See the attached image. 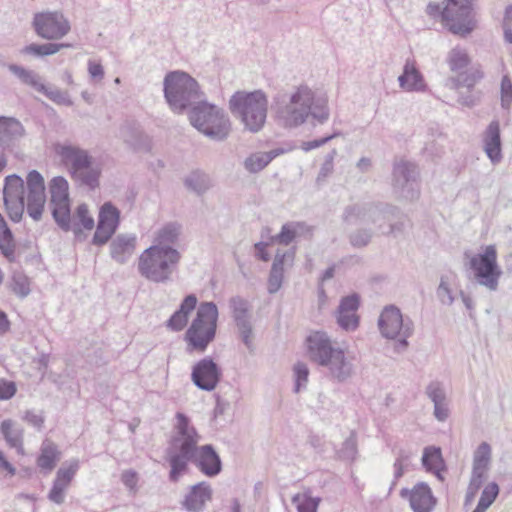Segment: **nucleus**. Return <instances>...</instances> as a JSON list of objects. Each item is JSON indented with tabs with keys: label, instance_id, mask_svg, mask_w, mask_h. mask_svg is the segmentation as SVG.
Here are the masks:
<instances>
[{
	"label": "nucleus",
	"instance_id": "obj_1",
	"mask_svg": "<svg viewBox=\"0 0 512 512\" xmlns=\"http://www.w3.org/2000/svg\"><path fill=\"white\" fill-rule=\"evenodd\" d=\"M176 419V433L172 436L166 450L171 468L170 481L178 482L188 470L189 462H192L207 477L213 478L219 475L222 471V460L213 445L197 446L200 436L190 425L189 418L184 413L177 412Z\"/></svg>",
	"mask_w": 512,
	"mask_h": 512
},
{
	"label": "nucleus",
	"instance_id": "obj_2",
	"mask_svg": "<svg viewBox=\"0 0 512 512\" xmlns=\"http://www.w3.org/2000/svg\"><path fill=\"white\" fill-rule=\"evenodd\" d=\"M275 112L277 120L286 128L302 125L309 115L320 124L330 116L327 97L316 95L307 85L297 87L288 101L277 99Z\"/></svg>",
	"mask_w": 512,
	"mask_h": 512
},
{
	"label": "nucleus",
	"instance_id": "obj_3",
	"mask_svg": "<svg viewBox=\"0 0 512 512\" xmlns=\"http://www.w3.org/2000/svg\"><path fill=\"white\" fill-rule=\"evenodd\" d=\"M309 359L328 368L331 376L339 382L347 380L353 373V364L345 352L336 346L327 333L315 331L306 338Z\"/></svg>",
	"mask_w": 512,
	"mask_h": 512
},
{
	"label": "nucleus",
	"instance_id": "obj_4",
	"mask_svg": "<svg viewBox=\"0 0 512 512\" xmlns=\"http://www.w3.org/2000/svg\"><path fill=\"white\" fill-rule=\"evenodd\" d=\"M229 110L244 128L257 133L265 125L268 112V98L262 90L236 91L229 99Z\"/></svg>",
	"mask_w": 512,
	"mask_h": 512
},
{
	"label": "nucleus",
	"instance_id": "obj_5",
	"mask_svg": "<svg viewBox=\"0 0 512 512\" xmlns=\"http://www.w3.org/2000/svg\"><path fill=\"white\" fill-rule=\"evenodd\" d=\"M163 93L169 108L177 114L197 105L204 96L196 79L181 70L170 71L165 75Z\"/></svg>",
	"mask_w": 512,
	"mask_h": 512
},
{
	"label": "nucleus",
	"instance_id": "obj_6",
	"mask_svg": "<svg viewBox=\"0 0 512 512\" xmlns=\"http://www.w3.org/2000/svg\"><path fill=\"white\" fill-rule=\"evenodd\" d=\"M191 125L211 140L222 142L232 130L231 120L225 110L201 100L189 112Z\"/></svg>",
	"mask_w": 512,
	"mask_h": 512
},
{
	"label": "nucleus",
	"instance_id": "obj_7",
	"mask_svg": "<svg viewBox=\"0 0 512 512\" xmlns=\"http://www.w3.org/2000/svg\"><path fill=\"white\" fill-rule=\"evenodd\" d=\"M181 259L175 248L150 246L140 256L138 270L146 279L156 283H166L172 279Z\"/></svg>",
	"mask_w": 512,
	"mask_h": 512
},
{
	"label": "nucleus",
	"instance_id": "obj_8",
	"mask_svg": "<svg viewBox=\"0 0 512 512\" xmlns=\"http://www.w3.org/2000/svg\"><path fill=\"white\" fill-rule=\"evenodd\" d=\"M55 151L74 181L90 190L98 187L100 170L92 165L93 158L88 151L70 144H57Z\"/></svg>",
	"mask_w": 512,
	"mask_h": 512
},
{
	"label": "nucleus",
	"instance_id": "obj_9",
	"mask_svg": "<svg viewBox=\"0 0 512 512\" xmlns=\"http://www.w3.org/2000/svg\"><path fill=\"white\" fill-rule=\"evenodd\" d=\"M218 308L214 302H202L196 317L185 332L188 350L204 352L215 339L218 321Z\"/></svg>",
	"mask_w": 512,
	"mask_h": 512
},
{
	"label": "nucleus",
	"instance_id": "obj_10",
	"mask_svg": "<svg viewBox=\"0 0 512 512\" xmlns=\"http://www.w3.org/2000/svg\"><path fill=\"white\" fill-rule=\"evenodd\" d=\"M378 327L383 337L387 339H396L400 337L395 344V350L399 353L405 351L408 347V338L413 334L414 325L409 317H404L398 307L388 305L382 310Z\"/></svg>",
	"mask_w": 512,
	"mask_h": 512
},
{
	"label": "nucleus",
	"instance_id": "obj_11",
	"mask_svg": "<svg viewBox=\"0 0 512 512\" xmlns=\"http://www.w3.org/2000/svg\"><path fill=\"white\" fill-rule=\"evenodd\" d=\"M401 215V209L389 203H355L345 208L343 220L345 222L359 220L377 225L381 229L385 222H391L392 218H398Z\"/></svg>",
	"mask_w": 512,
	"mask_h": 512
},
{
	"label": "nucleus",
	"instance_id": "obj_12",
	"mask_svg": "<svg viewBox=\"0 0 512 512\" xmlns=\"http://www.w3.org/2000/svg\"><path fill=\"white\" fill-rule=\"evenodd\" d=\"M392 191L399 200L415 201L420 196L419 171L410 161L399 159L393 163Z\"/></svg>",
	"mask_w": 512,
	"mask_h": 512
},
{
	"label": "nucleus",
	"instance_id": "obj_13",
	"mask_svg": "<svg viewBox=\"0 0 512 512\" xmlns=\"http://www.w3.org/2000/svg\"><path fill=\"white\" fill-rule=\"evenodd\" d=\"M443 26L452 34L466 37L476 27L472 0H446Z\"/></svg>",
	"mask_w": 512,
	"mask_h": 512
},
{
	"label": "nucleus",
	"instance_id": "obj_14",
	"mask_svg": "<svg viewBox=\"0 0 512 512\" xmlns=\"http://www.w3.org/2000/svg\"><path fill=\"white\" fill-rule=\"evenodd\" d=\"M469 267L479 285L490 291L497 290L502 270L497 263V250L494 245H488L484 252L473 255L469 260Z\"/></svg>",
	"mask_w": 512,
	"mask_h": 512
},
{
	"label": "nucleus",
	"instance_id": "obj_15",
	"mask_svg": "<svg viewBox=\"0 0 512 512\" xmlns=\"http://www.w3.org/2000/svg\"><path fill=\"white\" fill-rule=\"evenodd\" d=\"M68 190V181L62 176H56L49 182L52 216L57 225L64 231L72 229Z\"/></svg>",
	"mask_w": 512,
	"mask_h": 512
},
{
	"label": "nucleus",
	"instance_id": "obj_16",
	"mask_svg": "<svg viewBox=\"0 0 512 512\" xmlns=\"http://www.w3.org/2000/svg\"><path fill=\"white\" fill-rule=\"evenodd\" d=\"M32 27L39 37L50 41L62 39L71 29L68 19L60 11L35 13Z\"/></svg>",
	"mask_w": 512,
	"mask_h": 512
},
{
	"label": "nucleus",
	"instance_id": "obj_17",
	"mask_svg": "<svg viewBox=\"0 0 512 512\" xmlns=\"http://www.w3.org/2000/svg\"><path fill=\"white\" fill-rule=\"evenodd\" d=\"M229 307L241 341L250 352H253L254 333L249 302L241 296H233L229 300Z\"/></svg>",
	"mask_w": 512,
	"mask_h": 512
},
{
	"label": "nucleus",
	"instance_id": "obj_18",
	"mask_svg": "<svg viewBox=\"0 0 512 512\" xmlns=\"http://www.w3.org/2000/svg\"><path fill=\"white\" fill-rule=\"evenodd\" d=\"M120 224V210L111 202H105L99 210L96 231L92 238V244L105 245L115 234Z\"/></svg>",
	"mask_w": 512,
	"mask_h": 512
},
{
	"label": "nucleus",
	"instance_id": "obj_19",
	"mask_svg": "<svg viewBox=\"0 0 512 512\" xmlns=\"http://www.w3.org/2000/svg\"><path fill=\"white\" fill-rule=\"evenodd\" d=\"M26 184L27 213L33 220L39 221L46 203L44 178L37 170H32L26 177Z\"/></svg>",
	"mask_w": 512,
	"mask_h": 512
},
{
	"label": "nucleus",
	"instance_id": "obj_20",
	"mask_svg": "<svg viewBox=\"0 0 512 512\" xmlns=\"http://www.w3.org/2000/svg\"><path fill=\"white\" fill-rule=\"evenodd\" d=\"M222 377V370L211 357L198 361L192 368L191 379L203 391H213Z\"/></svg>",
	"mask_w": 512,
	"mask_h": 512
},
{
	"label": "nucleus",
	"instance_id": "obj_21",
	"mask_svg": "<svg viewBox=\"0 0 512 512\" xmlns=\"http://www.w3.org/2000/svg\"><path fill=\"white\" fill-rule=\"evenodd\" d=\"M400 496L409 501L413 512H431L437 503L431 488L425 482L417 483L411 490L401 489Z\"/></svg>",
	"mask_w": 512,
	"mask_h": 512
},
{
	"label": "nucleus",
	"instance_id": "obj_22",
	"mask_svg": "<svg viewBox=\"0 0 512 512\" xmlns=\"http://www.w3.org/2000/svg\"><path fill=\"white\" fill-rule=\"evenodd\" d=\"M295 248L285 252L277 251L268 278V292L275 294L282 286L285 267H292L295 259Z\"/></svg>",
	"mask_w": 512,
	"mask_h": 512
},
{
	"label": "nucleus",
	"instance_id": "obj_23",
	"mask_svg": "<svg viewBox=\"0 0 512 512\" xmlns=\"http://www.w3.org/2000/svg\"><path fill=\"white\" fill-rule=\"evenodd\" d=\"M78 469L79 461L77 459L71 460L68 467L63 465L58 469L56 478L53 481L52 488L48 494V499L50 501L56 504H62L64 502L65 491L68 489Z\"/></svg>",
	"mask_w": 512,
	"mask_h": 512
},
{
	"label": "nucleus",
	"instance_id": "obj_24",
	"mask_svg": "<svg viewBox=\"0 0 512 512\" xmlns=\"http://www.w3.org/2000/svg\"><path fill=\"white\" fill-rule=\"evenodd\" d=\"M213 489L206 481L192 485L181 502L188 512H203L206 504L212 500Z\"/></svg>",
	"mask_w": 512,
	"mask_h": 512
},
{
	"label": "nucleus",
	"instance_id": "obj_25",
	"mask_svg": "<svg viewBox=\"0 0 512 512\" xmlns=\"http://www.w3.org/2000/svg\"><path fill=\"white\" fill-rule=\"evenodd\" d=\"M483 148L492 164H498L502 160V143L500 124L497 120L492 121L483 134Z\"/></svg>",
	"mask_w": 512,
	"mask_h": 512
},
{
	"label": "nucleus",
	"instance_id": "obj_26",
	"mask_svg": "<svg viewBox=\"0 0 512 512\" xmlns=\"http://www.w3.org/2000/svg\"><path fill=\"white\" fill-rule=\"evenodd\" d=\"M400 88L407 92H425L427 84L414 60H406L403 72L398 77Z\"/></svg>",
	"mask_w": 512,
	"mask_h": 512
},
{
	"label": "nucleus",
	"instance_id": "obj_27",
	"mask_svg": "<svg viewBox=\"0 0 512 512\" xmlns=\"http://www.w3.org/2000/svg\"><path fill=\"white\" fill-rule=\"evenodd\" d=\"M137 237L135 234H118L110 243V256L119 264H125L134 254Z\"/></svg>",
	"mask_w": 512,
	"mask_h": 512
},
{
	"label": "nucleus",
	"instance_id": "obj_28",
	"mask_svg": "<svg viewBox=\"0 0 512 512\" xmlns=\"http://www.w3.org/2000/svg\"><path fill=\"white\" fill-rule=\"evenodd\" d=\"M198 299L195 294L187 295L181 302L179 308L166 321L165 326L173 332L183 330L189 319V315L195 310Z\"/></svg>",
	"mask_w": 512,
	"mask_h": 512
},
{
	"label": "nucleus",
	"instance_id": "obj_29",
	"mask_svg": "<svg viewBox=\"0 0 512 512\" xmlns=\"http://www.w3.org/2000/svg\"><path fill=\"white\" fill-rule=\"evenodd\" d=\"M24 135L25 129L18 119L0 116V146L3 149L14 146Z\"/></svg>",
	"mask_w": 512,
	"mask_h": 512
},
{
	"label": "nucleus",
	"instance_id": "obj_30",
	"mask_svg": "<svg viewBox=\"0 0 512 512\" xmlns=\"http://www.w3.org/2000/svg\"><path fill=\"white\" fill-rule=\"evenodd\" d=\"M1 433L9 447L23 451V429L11 419L3 420L1 423Z\"/></svg>",
	"mask_w": 512,
	"mask_h": 512
},
{
	"label": "nucleus",
	"instance_id": "obj_31",
	"mask_svg": "<svg viewBox=\"0 0 512 512\" xmlns=\"http://www.w3.org/2000/svg\"><path fill=\"white\" fill-rule=\"evenodd\" d=\"M182 225L178 222H168L158 230L153 246L162 248H173L172 245L178 241Z\"/></svg>",
	"mask_w": 512,
	"mask_h": 512
},
{
	"label": "nucleus",
	"instance_id": "obj_32",
	"mask_svg": "<svg viewBox=\"0 0 512 512\" xmlns=\"http://www.w3.org/2000/svg\"><path fill=\"white\" fill-rule=\"evenodd\" d=\"M184 186L198 196L205 194L212 186L208 174L201 170H194L184 178Z\"/></svg>",
	"mask_w": 512,
	"mask_h": 512
},
{
	"label": "nucleus",
	"instance_id": "obj_33",
	"mask_svg": "<svg viewBox=\"0 0 512 512\" xmlns=\"http://www.w3.org/2000/svg\"><path fill=\"white\" fill-rule=\"evenodd\" d=\"M60 455L61 453L57 446L53 442L45 440L42 443L37 464L42 470L50 472L55 468L57 461L60 459Z\"/></svg>",
	"mask_w": 512,
	"mask_h": 512
},
{
	"label": "nucleus",
	"instance_id": "obj_34",
	"mask_svg": "<svg viewBox=\"0 0 512 512\" xmlns=\"http://www.w3.org/2000/svg\"><path fill=\"white\" fill-rule=\"evenodd\" d=\"M484 77V73L480 68H472L469 71L459 73L455 77H449L446 86L451 89L467 87L471 89L474 85Z\"/></svg>",
	"mask_w": 512,
	"mask_h": 512
},
{
	"label": "nucleus",
	"instance_id": "obj_35",
	"mask_svg": "<svg viewBox=\"0 0 512 512\" xmlns=\"http://www.w3.org/2000/svg\"><path fill=\"white\" fill-rule=\"evenodd\" d=\"M8 70L15 75L21 83L30 86L37 92L44 89V83L42 82L41 76L33 70L24 68L17 64H9Z\"/></svg>",
	"mask_w": 512,
	"mask_h": 512
},
{
	"label": "nucleus",
	"instance_id": "obj_36",
	"mask_svg": "<svg viewBox=\"0 0 512 512\" xmlns=\"http://www.w3.org/2000/svg\"><path fill=\"white\" fill-rule=\"evenodd\" d=\"M0 252L9 261L14 262L15 258V242L12 231L7 226L6 221L0 214Z\"/></svg>",
	"mask_w": 512,
	"mask_h": 512
},
{
	"label": "nucleus",
	"instance_id": "obj_37",
	"mask_svg": "<svg viewBox=\"0 0 512 512\" xmlns=\"http://www.w3.org/2000/svg\"><path fill=\"white\" fill-rule=\"evenodd\" d=\"M3 199L25 200V184L20 176L12 174L5 178Z\"/></svg>",
	"mask_w": 512,
	"mask_h": 512
},
{
	"label": "nucleus",
	"instance_id": "obj_38",
	"mask_svg": "<svg viewBox=\"0 0 512 512\" xmlns=\"http://www.w3.org/2000/svg\"><path fill=\"white\" fill-rule=\"evenodd\" d=\"M71 47L68 43H44V44H37V43H31L27 46H25L21 53L25 55H31L34 57H44V56H50L53 54H56L59 52L62 48H68Z\"/></svg>",
	"mask_w": 512,
	"mask_h": 512
},
{
	"label": "nucleus",
	"instance_id": "obj_39",
	"mask_svg": "<svg viewBox=\"0 0 512 512\" xmlns=\"http://www.w3.org/2000/svg\"><path fill=\"white\" fill-rule=\"evenodd\" d=\"M422 465L428 472L437 468H446L441 449L436 446L426 447L423 451Z\"/></svg>",
	"mask_w": 512,
	"mask_h": 512
},
{
	"label": "nucleus",
	"instance_id": "obj_40",
	"mask_svg": "<svg viewBox=\"0 0 512 512\" xmlns=\"http://www.w3.org/2000/svg\"><path fill=\"white\" fill-rule=\"evenodd\" d=\"M447 62L450 70L458 75L468 66L470 58L465 49L455 47L449 52Z\"/></svg>",
	"mask_w": 512,
	"mask_h": 512
},
{
	"label": "nucleus",
	"instance_id": "obj_41",
	"mask_svg": "<svg viewBox=\"0 0 512 512\" xmlns=\"http://www.w3.org/2000/svg\"><path fill=\"white\" fill-rule=\"evenodd\" d=\"M291 500L296 505L298 512H317L321 502V498L311 496L310 491L295 494Z\"/></svg>",
	"mask_w": 512,
	"mask_h": 512
},
{
	"label": "nucleus",
	"instance_id": "obj_42",
	"mask_svg": "<svg viewBox=\"0 0 512 512\" xmlns=\"http://www.w3.org/2000/svg\"><path fill=\"white\" fill-rule=\"evenodd\" d=\"M305 224L301 222H293L284 224L279 234L273 239L279 244L289 245L296 236L304 229Z\"/></svg>",
	"mask_w": 512,
	"mask_h": 512
},
{
	"label": "nucleus",
	"instance_id": "obj_43",
	"mask_svg": "<svg viewBox=\"0 0 512 512\" xmlns=\"http://www.w3.org/2000/svg\"><path fill=\"white\" fill-rule=\"evenodd\" d=\"M491 454V446L482 442L474 452L472 467L489 470Z\"/></svg>",
	"mask_w": 512,
	"mask_h": 512
},
{
	"label": "nucleus",
	"instance_id": "obj_44",
	"mask_svg": "<svg viewBox=\"0 0 512 512\" xmlns=\"http://www.w3.org/2000/svg\"><path fill=\"white\" fill-rule=\"evenodd\" d=\"M76 217L78 223L74 224L73 231L77 235L81 232L83 227L86 230H92L95 226V222L92 216L89 215L88 206L86 204H80L76 209Z\"/></svg>",
	"mask_w": 512,
	"mask_h": 512
},
{
	"label": "nucleus",
	"instance_id": "obj_45",
	"mask_svg": "<svg viewBox=\"0 0 512 512\" xmlns=\"http://www.w3.org/2000/svg\"><path fill=\"white\" fill-rule=\"evenodd\" d=\"M269 163L270 158L265 152H257L245 159L244 167L250 173H257L264 169Z\"/></svg>",
	"mask_w": 512,
	"mask_h": 512
},
{
	"label": "nucleus",
	"instance_id": "obj_46",
	"mask_svg": "<svg viewBox=\"0 0 512 512\" xmlns=\"http://www.w3.org/2000/svg\"><path fill=\"white\" fill-rule=\"evenodd\" d=\"M9 289L18 297L25 298L30 293L27 277L22 273H14L9 282Z\"/></svg>",
	"mask_w": 512,
	"mask_h": 512
},
{
	"label": "nucleus",
	"instance_id": "obj_47",
	"mask_svg": "<svg viewBox=\"0 0 512 512\" xmlns=\"http://www.w3.org/2000/svg\"><path fill=\"white\" fill-rule=\"evenodd\" d=\"M39 93L44 94L47 98L59 105L71 106L73 104L67 92L61 91L54 86H46Z\"/></svg>",
	"mask_w": 512,
	"mask_h": 512
},
{
	"label": "nucleus",
	"instance_id": "obj_48",
	"mask_svg": "<svg viewBox=\"0 0 512 512\" xmlns=\"http://www.w3.org/2000/svg\"><path fill=\"white\" fill-rule=\"evenodd\" d=\"M336 320L338 325L346 331H354L359 326V316L356 312L336 311Z\"/></svg>",
	"mask_w": 512,
	"mask_h": 512
},
{
	"label": "nucleus",
	"instance_id": "obj_49",
	"mask_svg": "<svg viewBox=\"0 0 512 512\" xmlns=\"http://www.w3.org/2000/svg\"><path fill=\"white\" fill-rule=\"evenodd\" d=\"M499 492L500 488L496 482L488 483L482 490L478 505L488 509L498 497Z\"/></svg>",
	"mask_w": 512,
	"mask_h": 512
},
{
	"label": "nucleus",
	"instance_id": "obj_50",
	"mask_svg": "<svg viewBox=\"0 0 512 512\" xmlns=\"http://www.w3.org/2000/svg\"><path fill=\"white\" fill-rule=\"evenodd\" d=\"M357 455V440L354 432L343 442L341 449L338 451L340 459L352 461Z\"/></svg>",
	"mask_w": 512,
	"mask_h": 512
},
{
	"label": "nucleus",
	"instance_id": "obj_51",
	"mask_svg": "<svg viewBox=\"0 0 512 512\" xmlns=\"http://www.w3.org/2000/svg\"><path fill=\"white\" fill-rule=\"evenodd\" d=\"M373 233L370 229L361 228L349 235V243L354 248L366 247L372 239Z\"/></svg>",
	"mask_w": 512,
	"mask_h": 512
},
{
	"label": "nucleus",
	"instance_id": "obj_52",
	"mask_svg": "<svg viewBox=\"0 0 512 512\" xmlns=\"http://www.w3.org/2000/svg\"><path fill=\"white\" fill-rule=\"evenodd\" d=\"M9 218L13 222H19L25 209V200H4Z\"/></svg>",
	"mask_w": 512,
	"mask_h": 512
},
{
	"label": "nucleus",
	"instance_id": "obj_53",
	"mask_svg": "<svg viewBox=\"0 0 512 512\" xmlns=\"http://www.w3.org/2000/svg\"><path fill=\"white\" fill-rule=\"evenodd\" d=\"M295 375V388L294 391L298 393L302 388L306 387L309 376V369L305 363L298 362L294 365Z\"/></svg>",
	"mask_w": 512,
	"mask_h": 512
},
{
	"label": "nucleus",
	"instance_id": "obj_54",
	"mask_svg": "<svg viewBox=\"0 0 512 512\" xmlns=\"http://www.w3.org/2000/svg\"><path fill=\"white\" fill-rule=\"evenodd\" d=\"M426 395L433 402V404L446 401L445 390L442 383L439 381H432L428 384L426 387Z\"/></svg>",
	"mask_w": 512,
	"mask_h": 512
},
{
	"label": "nucleus",
	"instance_id": "obj_55",
	"mask_svg": "<svg viewBox=\"0 0 512 512\" xmlns=\"http://www.w3.org/2000/svg\"><path fill=\"white\" fill-rule=\"evenodd\" d=\"M359 306H360V296L357 293H352L350 295H347V296H344L341 298L337 310L340 312H356L357 313Z\"/></svg>",
	"mask_w": 512,
	"mask_h": 512
},
{
	"label": "nucleus",
	"instance_id": "obj_56",
	"mask_svg": "<svg viewBox=\"0 0 512 512\" xmlns=\"http://www.w3.org/2000/svg\"><path fill=\"white\" fill-rule=\"evenodd\" d=\"M512 103V82L505 75L501 80V106L503 109H509Z\"/></svg>",
	"mask_w": 512,
	"mask_h": 512
},
{
	"label": "nucleus",
	"instance_id": "obj_57",
	"mask_svg": "<svg viewBox=\"0 0 512 512\" xmlns=\"http://www.w3.org/2000/svg\"><path fill=\"white\" fill-rule=\"evenodd\" d=\"M437 297L440 300V302L444 305H452L454 302V297L452 295V292L448 286V283L444 280V278H441L440 284L437 288Z\"/></svg>",
	"mask_w": 512,
	"mask_h": 512
},
{
	"label": "nucleus",
	"instance_id": "obj_58",
	"mask_svg": "<svg viewBox=\"0 0 512 512\" xmlns=\"http://www.w3.org/2000/svg\"><path fill=\"white\" fill-rule=\"evenodd\" d=\"M121 481L125 487L133 494L137 492L138 474L136 471L129 469L121 473Z\"/></svg>",
	"mask_w": 512,
	"mask_h": 512
},
{
	"label": "nucleus",
	"instance_id": "obj_59",
	"mask_svg": "<svg viewBox=\"0 0 512 512\" xmlns=\"http://www.w3.org/2000/svg\"><path fill=\"white\" fill-rule=\"evenodd\" d=\"M340 135V132H334L333 134L331 135H327L325 137H322L320 139H315V140H312V141H303L301 143V146L300 148L305 151V152H308V151H311L313 149H316V148H319L323 145H325L326 143H328L330 140L336 138L337 136Z\"/></svg>",
	"mask_w": 512,
	"mask_h": 512
},
{
	"label": "nucleus",
	"instance_id": "obj_60",
	"mask_svg": "<svg viewBox=\"0 0 512 512\" xmlns=\"http://www.w3.org/2000/svg\"><path fill=\"white\" fill-rule=\"evenodd\" d=\"M17 392L15 382L0 378V401L11 399Z\"/></svg>",
	"mask_w": 512,
	"mask_h": 512
},
{
	"label": "nucleus",
	"instance_id": "obj_61",
	"mask_svg": "<svg viewBox=\"0 0 512 512\" xmlns=\"http://www.w3.org/2000/svg\"><path fill=\"white\" fill-rule=\"evenodd\" d=\"M487 473L488 470L486 469L472 467L471 477L468 485L479 490L487 479Z\"/></svg>",
	"mask_w": 512,
	"mask_h": 512
},
{
	"label": "nucleus",
	"instance_id": "obj_62",
	"mask_svg": "<svg viewBox=\"0 0 512 512\" xmlns=\"http://www.w3.org/2000/svg\"><path fill=\"white\" fill-rule=\"evenodd\" d=\"M88 73L94 80H102L104 78V68L100 62L89 60Z\"/></svg>",
	"mask_w": 512,
	"mask_h": 512
},
{
	"label": "nucleus",
	"instance_id": "obj_63",
	"mask_svg": "<svg viewBox=\"0 0 512 512\" xmlns=\"http://www.w3.org/2000/svg\"><path fill=\"white\" fill-rule=\"evenodd\" d=\"M405 217L404 213L402 212V215L398 218H392V220H397L394 223H390L388 231L383 232L386 235H397L398 233H402L405 229V223L403 221V218Z\"/></svg>",
	"mask_w": 512,
	"mask_h": 512
},
{
	"label": "nucleus",
	"instance_id": "obj_64",
	"mask_svg": "<svg viewBox=\"0 0 512 512\" xmlns=\"http://www.w3.org/2000/svg\"><path fill=\"white\" fill-rule=\"evenodd\" d=\"M434 416L438 421H445L449 417V409L446 401L434 404Z\"/></svg>",
	"mask_w": 512,
	"mask_h": 512
}]
</instances>
